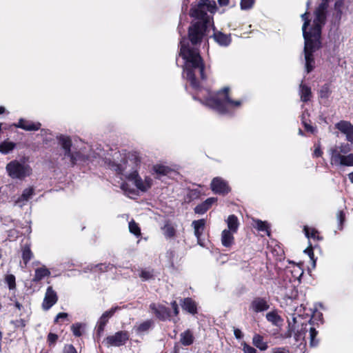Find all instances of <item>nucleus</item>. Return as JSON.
<instances>
[{"instance_id": "obj_1", "label": "nucleus", "mask_w": 353, "mask_h": 353, "mask_svg": "<svg viewBox=\"0 0 353 353\" xmlns=\"http://www.w3.org/2000/svg\"><path fill=\"white\" fill-rule=\"evenodd\" d=\"M179 55L184 60L183 77L190 82L195 90H198L194 99L200 100L205 105L219 114H232L241 108L242 100H233L229 94V88L225 87L216 93L212 94L207 89H199L197 80L205 79V65L195 47H190L184 37L181 41Z\"/></svg>"}, {"instance_id": "obj_2", "label": "nucleus", "mask_w": 353, "mask_h": 353, "mask_svg": "<svg viewBox=\"0 0 353 353\" xmlns=\"http://www.w3.org/2000/svg\"><path fill=\"white\" fill-rule=\"evenodd\" d=\"M141 166V157L134 153L128 154L119 163H112L110 165L112 170L127 180L121 183L120 188L130 198L137 196L138 192H148L153 185V179L150 176L145 175L142 177L139 174Z\"/></svg>"}, {"instance_id": "obj_3", "label": "nucleus", "mask_w": 353, "mask_h": 353, "mask_svg": "<svg viewBox=\"0 0 353 353\" xmlns=\"http://www.w3.org/2000/svg\"><path fill=\"white\" fill-rule=\"evenodd\" d=\"M329 0H321V3L316 9L312 21L308 19L309 13L305 12L301 14L304 21L302 30L304 38L305 67L307 73H310L315 67L313 54L321 46V28L324 25Z\"/></svg>"}, {"instance_id": "obj_4", "label": "nucleus", "mask_w": 353, "mask_h": 353, "mask_svg": "<svg viewBox=\"0 0 353 353\" xmlns=\"http://www.w3.org/2000/svg\"><path fill=\"white\" fill-rule=\"evenodd\" d=\"M216 10L215 1L210 0H201L195 7L191 9V16L199 20L192 23L189 28L188 37L192 46L200 43L208 26L212 25V18L208 14V12L213 14Z\"/></svg>"}, {"instance_id": "obj_5", "label": "nucleus", "mask_w": 353, "mask_h": 353, "mask_svg": "<svg viewBox=\"0 0 353 353\" xmlns=\"http://www.w3.org/2000/svg\"><path fill=\"white\" fill-rule=\"evenodd\" d=\"M350 150V145L345 143L331 147L328 150L331 165L336 166H353V153L345 155V154Z\"/></svg>"}, {"instance_id": "obj_6", "label": "nucleus", "mask_w": 353, "mask_h": 353, "mask_svg": "<svg viewBox=\"0 0 353 353\" xmlns=\"http://www.w3.org/2000/svg\"><path fill=\"white\" fill-rule=\"evenodd\" d=\"M303 310L302 305L296 308L294 313L292 314V321H289L290 331L294 334L296 341L304 339L307 332V324L302 322L301 311Z\"/></svg>"}, {"instance_id": "obj_7", "label": "nucleus", "mask_w": 353, "mask_h": 353, "mask_svg": "<svg viewBox=\"0 0 353 353\" xmlns=\"http://www.w3.org/2000/svg\"><path fill=\"white\" fill-rule=\"evenodd\" d=\"M58 143L61 146L63 159H68L72 164L80 163L84 162L85 157L79 152H73L71 150L72 140L65 135H60L57 137Z\"/></svg>"}, {"instance_id": "obj_8", "label": "nucleus", "mask_w": 353, "mask_h": 353, "mask_svg": "<svg viewBox=\"0 0 353 353\" xmlns=\"http://www.w3.org/2000/svg\"><path fill=\"white\" fill-rule=\"evenodd\" d=\"M8 174L12 179H23L32 174L31 167L25 163L13 160L6 165Z\"/></svg>"}, {"instance_id": "obj_9", "label": "nucleus", "mask_w": 353, "mask_h": 353, "mask_svg": "<svg viewBox=\"0 0 353 353\" xmlns=\"http://www.w3.org/2000/svg\"><path fill=\"white\" fill-rule=\"evenodd\" d=\"M303 274V268L299 265L293 263L285 269L283 281L292 283L294 285H299Z\"/></svg>"}, {"instance_id": "obj_10", "label": "nucleus", "mask_w": 353, "mask_h": 353, "mask_svg": "<svg viewBox=\"0 0 353 353\" xmlns=\"http://www.w3.org/2000/svg\"><path fill=\"white\" fill-rule=\"evenodd\" d=\"M129 339V334L126 331H119L112 335L107 336L103 343L107 347H119L123 345Z\"/></svg>"}, {"instance_id": "obj_11", "label": "nucleus", "mask_w": 353, "mask_h": 353, "mask_svg": "<svg viewBox=\"0 0 353 353\" xmlns=\"http://www.w3.org/2000/svg\"><path fill=\"white\" fill-rule=\"evenodd\" d=\"M210 188L214 193L221 195H225L231 190L228 181L219 176L212 180Z\"/></svg>"}, {"instance_id": "obj_12", "label": "nucleus", "mask_w": 353, "mask_h": 353, "mask_svg": "<svg viewBox=\"0 0 353 353\" xmlns=\"http://www.w3.org/2000/svg\"><path fill=\"white\" fill-rule=\"evenodd\" d=\"M298 285H294L292 283L283 281L279 288V293L285 299L290 300L296 299L298 296Z\"/></svg>"}, {"instance_id": "obj_13", "label": "nucleus", "mask_w": 353, "mask_h": 353, "mask_svg": "<svg viewBox=\"0 0 353 353\" xmlns=\"http://www.w3.org/2000/svg\"><path fill=\"white\" fill-rule=\"evenodd\" d=\"M335 128L346 137V140L353 144V125L346 121H341L335 124Z\"/></svg>"}, {"instance_id": "obj_14", "label": "nucleus", "mask_w": 353, "mask_h": 353, "mask_svg": "<svg viewBox=\"0 0 353 353\" xmlns=\"http://www.w3.org/2000/svg\"><path fill=\"white\" fill-rule=\"evenodd\" d=\"M119 309V307H112L110 310L105 312L97 322V332L99 335L102 334L103 332L105 325L107 324L110 318Z\"/></svg>"}, {"instance_id": "obj_15", "label": "nucleus", "mask_w": 353, "mask_h": 353, "mask_svg": "<svg viewBox=\"0 0 353 353\" xmlns=\"http://www.w3.org/2000/svg\"><path fill=\"white\" fill-rule=\"evenodd\" d=\"M57 301V293L52 290V287H48L42 303V307L45 310H49Z\"/></svg>"}, {"instance_id": "obj_16", "label": "nucleus", "mask_w": 353, "mask_h": 353, "mask_svg": "<svg viewBox=\"0 0 353 353\" xmlns=\"http://www.w3.org/2000/svg\"><path fill=\"white\" fill-rule=\"evenodd\" d=\"M16 128L23 129L26 131H37L40 129L41 123L39 122H33L24 119H20L19 122L14 124Z\"/></svg>"}, {"instance_id": "obj_17", "label": "nucleus", "mask_w": 353, "mask_h": 353, "mask_svg": "<svg viewBox=\"0 0 353 353\" xmlns=\"http://www.w3.org/2000/svg\"><path fill=\"white\" fill-rule=\"evenodd\" d=\"M150 308L159 319L165 320L170 316L168 309L163 305L152 303L150 305Z\"/></svg>"}, {"instance_id": "obj_18", "label": "nucleus", "mask_w": 353, "mask_h": 353, "mask_svg": "<svg viewBox=\"0 0 353 353\" xmlns=\"http://www.w3.org/2000/svg\"><path fill=\"white\" fill-rule=\"evenodd\" d=\"M269 308L268 302L262 298L255 299L251 303L250 309L254 312H261Z\"/></svg>"}, {"instance_id": "obj_19", "label": "nucleus", "mask_w": 353, "mask_h": 353, "mask_svg": "<svg viewBox=\"0 0 353 353\" xmlns=\"http://www.w3.org/2000/svg\"><path fill=\"white\" fill-rule=\"evenodd\" d=\"M234 232L223 230L221 234V242L225 248H231L234 243Z\"/></svg>"}, {"instance_id": "obj_20", "label": "nucleus", "mask_w": 353, "mask_h": 353, "mask_svg": "<svg viewBox=\"0 0 353 353\" xmlns=\"http://www.w3.org/2000/svg\"><path fill=\"white\" fill-rule=\"evenodd\" d=\"M225 223L227 224V228L224 229L225 230H229L234 233L237 232L239 227V221L237 216L234 214L228 216L225 219Z\"/></svg>"}, {"instance_id": "obj_21", "label": "nucleus", "mask_w": 353, "mask_h": 353, "mask_svg": "<svg viewBox=\"0 0 353 353\" xmlns=\"http://www.w3.org/2000/svg\"><path fill=\"white\" fill-rule=\"evenodd\" d=\"M216 201L217 199L214 197L207 199L204 202L196 206L194 208L195 213L199 214H204Z\"/></svg>"}, {"instance_id": "obj_22", "label": "nucleus", "mask_w": 353, "mask_h": 353, "mask_svg": "<svg viewBox=\"0 0 353 353\" xmlns=\"http://www.w3.org/2000/svg\"><path fill=\"white\" fill-rule=\"evenodd\" d=\"M252 344L261 351H265L268 347V343L264 341L263 336L256 333L253 335Z\"/></svg>"}, {"instance_id": "obj_23", "label": "nucleus", "mask_w": 353, "mask_h": 353, "mask_svg": "<svg viewBox=\"0 0 353 353\" xmlns=\"http://www.w3.org/2000/svg\"><path fill=\"white\" fill-rule=\"evenodd\" d=\"M213 37L215 41L220 46H228L231 43V38L230 34H225L221 32H216L214 33Z\"/></svg>"}, {"instance_id": "obj_24", "label": "nucleus", "mask_w": 353, "mask_h": 353, "mask_svg": "<svg viewBox=\"0 0 353 353\" xmlns=\"http://www.w3.org/2000/svg\"><path fill=\"white\" fill-rule=\"evenodd\" d=\"M192 225L194 228V232L195 236L201 237L205 230V220L202 219L194 221L192 223Z\"/></svg>"}, {"instance_id": "obj_25", "label": "nucleus", "mask_w": 353, "mask_h": 353, "mask_svg": "<svg viewBox=\"0 0 353 353\" xmlns=\"http://www.w3.org/2000/svg\"><path fill=\"white\" fill-rule=\"evenodd\" d=\"M34 193V189L32 188H26L21 194V196L16 201V203L19 206L23 205L30 199Z\"/></svg>"}, {"instance_id": "obj_26", "label": "nucleus", "mask_w": 353, "mask_h": 353, "mask_svg": "<svg viewBox=\"0 0 353 353\" xmlns=\"http://www.w3.org/2000/svg\"><path fill=\"white\" fill-rule=\"evenodd\" d=\"M172 169L168 166L162 164H156L152 167L153 174H156L158 177L168 175Z\"/></svg>"}, {"instance_id": "obj_27", "label": "nucleus", "mask_w": 353, "mask_h": 353, "mask_svg": "<svg viewBox=\"0 0 353 353\" xmlns=\"http://www.w3.org/2000/svg\"><path fill=\"white\" fill-rule=\"evenodd\" d=\"M299 95L302 101L307 102L310 101L312 97L310 88L301 83L299 87Z\"/></svg>"}, {"instance_id": "obj_28", "label": "nucleus", "mask_w": 353, "mask_h": 353, "mask_svg": "<svg viewBox=\"0 0 353 353\" xmlns=\"http://www.w3.org/2000/svg\"><path fill=\"white\" fill-rule=\"evenodd\" d=\"M181 306L183 310L188 311L189 313L195 314L196 312V305L195 302L190 298L185 299Z\"/></svg>"}, {"instance_id": "obj_29", "label": "nucleus", "mask_w": 353, "mask_h": 353, "mask_svg": "<svg viewBox=\"0 0 353 353\" xmlns=\"http://www.w3.org/2000/svg\"><path fill=\"white\" fill-rule=\"evenodd\" d=\"M16 147L14 142L6 140L0 143V152L4 154L11 152Z\"/></svg>"}, {"instance_id": "obj_30", "label": "nucleus", "mask_w": 353, "mask_h": 353, "mask_svg": "<svg viewBox=\"0 0 353 353\" xmlns=\"http://www.w3.org/2000/svg\"><path fill=\"white\" fill-rule=\"evenodd\" d=\"M152 325V321L147 320L143 323L136 325L133 327V330H134L137 334H142L149 330Z\"/></svg>"}, {"instance_id": "obj_31", "label": "nucleus", "mask_w": 353, "mask_h": 353, "mask_svg": "<svg viewBox=\"0 0 353 353\" xmlns=\"http://www.w3.org/2000/svg\"><path fill=\"white\" fill-rule=\"evenodd\" d=\"M303 231L307 239H312L314 240L319 241L322 238L320 236L319 232L314 228L304 226Z\"/></svg>"}, {"instance_id": "obj_32", "label": "nucleus", "mask_w": 353, "mask_h": 353, "mask_svg": "<svg viewBox=\"0 0 353 353\" xmlns=\"http://www.w3.org/2000/svg\"><path fill=\"white\" fill-rule=\"evenodd\" d=\"M252 225L254 228H256L257 230L264 232L267 234V235H270L269 225L266 221H262L259 219H254Z\"/></svg>"}, {"instance_id": "obj_33", "label": "nucleus", "mask_w": 353, "mask_h": 353, "mask_svg": "<svg viewBox=\"0 0 353 353\" xmlns=\"http://www.w3.org/2000/svg\"><path fill=\"white\" fill-rule=\"evenodd\" d=\"M50 274V271L46 267L37 268L35 270L34 281H39Z\"/></svg>"}, {"instance_id": "obj_34", "label": "nucleus", "mask_w": 353, "mask_h": 353, "mask_svg": "<svg viewBox=\"0 0 353 353\" xmlns=\"http://www.w3.org/2000/svg\"><path fill=\"white\" fill-rule=\"evenodd\" d=\"M266 319L274 325H279L282 323V319L277 312L272 311L266 314Z\"/></svg>"}, {"instance_id": "obj_35", "label": "nucleus", "mask_w": 353, "mask_h": 353, "mask_svg": "<svg viewBox=\"0 0 353 353\" xmlns=\"http://www.w3.org/2000/svg\"><path fill=\"white\" fill-rule=\"evenodd\" d=\"M193 335L190 330L181 334V342L184 345H189L193 343Z\"/></svg>"}, {"instance_id": "obj_36", "label": "nucleus", "mask_w": 353, "mask_h": 353, "mask_svg": "<svg viewBox=\"0 0 353 353\" xmlns=\"http://www.w3.org/2000/svg\"><path fill=\"white\" fill-rule=\"evenodd\" d=\"M163 234L166 238H172L175 235V229L170 224H165L163 228Z\"/></svg>"}, {"instance_id": "obj_37", "label": "nucleus", "mask_w": 353, "mask_h": 353, "mask_svg": "<svg viewBox=\"0 0 353 353\" xmlns=\"http://www.w3.org/2000/svg\"><path fill=\"white\" fill-rule=\"evenodd\" d=\"M32 253L29 246H25L22 251V259L25 264H27L28 261L32 259Z\"/></svg>"}, {"instance_id": "obj_38", "label": "nucleus", "mask_w": 353, "mask_h": 353, "mask_svg": "<svg viewBox=\"0 0 353 353\" xmlns=\"http://www.w3.org/2000/svg\"><path fill=\"white\" fill-rule=\"evenodd\" d=\"M343 6V2L342 0L337 1L334 4L335 17L338 20H340L341 18Z\"/></svg>"}, {"instance_id": "obj_39", "label": "nucleus", "mask_w": 353, "mask_h": 353, "mask_svg": "<svg viewBox=\"0 0 353 353\" xmlns=\"http://www.w3.org/2000/svg\"><path fill=\"white\" fill-rule=\"evenodd\" d=\"M306 117H308V113L307 112H304L303 113L302 116H301V121H302V123L303 124L304 127H305V129L307 131V132H310L311 133H314L315 132V128L312 126L310 123H308L306 121Z\"/></svg>"}, {"instance_id": "obj_40", "label": "nucleus", "mask_w": 353, "mask_h": 353, "mask_svg": "<svg viewBox=\"0 0 353 353\" xmlns=\"http://www.w3.org/2000/svg\"><path fill=\"white\" fill-rule=\"evenodd\" d=\"M5 281L8 285L10 290H14L16 288L15 276L13 274H8L5 277Z\"/></svg>"}, {"instance_id": "obj_41", "label": "nucleus", "mask_w": 353, "mask_h": 353, "mask_svg": "<svg viewBox=\"0 0 353 353\" xmlns=\"http://www.w3.org/2000/svg\"><path fill=\"white\" fill-rule=\"evenodd\" d=\"M129 230L132 234L137 236H139L141 234L140 228L134 221L129 222Z\"/></svg>"}, {"instance_id": "obj_42", "label": "nucleus", "mask_w": 353, "mask_h": 353, "mask_svg": "<svg viewBox=\"0 0 353 353\" xmlns=\"http://www.w3.org/2000/svg\"><path fill=\"white\" fill-rule=\"evenodd\" d=\"M139 276L143 281H147L153 277V273L152 271L149 270H142Z\"/></svg>"}, {"instance_id": "obj_43", "label": "nucleus", "mask_w": 353, "mask_h": 353, "mask_svg": "<svg viewBox=\"0 0 353 353\" xmlns=\"http://www.w3.org/2000/svg\"><path fill=\"white\" fill-rule=\"evenodd\" d=\"M255 0H241V8L242 10H248L250 9L254 3Z\"/></svg>"}, {"instance_id": "obj_44", "label": "nucleus", "mask_w": 353, "mask_h": 353, "mask_svg": "<svg viewBox=\"0 0 353 353\" xmlns=\"http://www.w3.org/2000/svg\"><path fill=\"white\" fill-rule=\"evenodd\" d=\"M243 353H257L256 350L245 342L241 343Z\"/></svg>"}, {"instance_id": "obj_45", "label": "nucleus", "mask_w": 353, "mask_h": 353, "mask_svg": "<svg viewBox=\"0 0 353 353\" xmlns=\"http://www.w3.org/2000/svg\"><path fill=\"white\" fill-rule=\"evenodd\" d=\"M71 330L72 333L76 336H80L82 334V325L80 323H76L72 325Z\"/></svg>"}, {"instance_id": "obj_46", "label": "nucleus", "mask_w": 353, "mask_h": 353, "mask_svg": "<svg viewBox=\"0 0 353 353\" xmlns=\"http://www.w3.org/2000/svg\"><path fill=\"white\" fill-rule=\"evenodd\" d=\"M317 334V332L314 327H310L309 336L310 339V344L312 346H315L317 344V341H315V337Z\"/></svg>"}, {"instance_id": "obj_47", "label": "nucleus", "mask_w": 353, "mask_h": 353, "mask_svg": "<svg viewBox=\"0 0 353 353\" xmlns=\"http://www.w3.org/2000/svg\"><path fill=\"white\" fill-rule=\"evenodd\" d=\"M323 314L318 311H314L312 314V318L310 319V323H314L315 321L322 322Z\"/></svg>"}, {"instance_id": "obj_48", "label": "nucleus", "mask_w": 353, "mask_h": 353, "mask_svg": "<svg viewBox=\"0 0 353 353\" xmlns=\"http://www.w3.org/2000/svg\"><path fill=\"white\" fill-rule=\"evenodd\" d=\"M314 150L313 152L314 157H319L323 154V152L321 150V146L320 143H317L314 145Z\"/></svg>"}, {"instance_id": "obj_49", "label": "nucleus", "mask_w": 353, "mask_h": 353, "mask_svg": "<svg viewBox=\"0 0 353 353\" xmlns=\"http://www.w3.org/2000/svg\"><path fill=\"white\" fill-rule=\"evenodd\" d=\"M336 216H337V220L339 221V229H342V225H343V223L345 220V214H344L343 211H342V210L339 211L337 212Z\"/></svg>"}, {"instance_id": "obj_50", "label": "nucleus", "mask_w": 353, "mask_h": 353, "mask_svg": "<svg viewBox=\"0 0 353 353\" xmlns=\"http://www.w3.org/2000/svg\"><path fill=\"white\" fill-rule=\"evenodd\" d=\"M329 93L330 89L329 87L326 85L323 86L319 91V94L321 98H327L329 95Z\"/></svg>"}, {"instance_id": "obj_51", "label": "nucleus", "mask_w": 353, "mask_h": 353, "mask_svg": "<svg viewBox=\"0 0 353 353\" xmlns=\"http://www.w3.org/2000/svg\"><path fill=\"white\" fill-rule=\"evenodd\" d=\"M304 252L310 256V259L313 261L314 266L315 265V261L314 259V254L313 249H312L311 244H310L309 246L304 250Z\"/></svg>"}, {"instance_id": "obj_52", "label": "nucleus", "mask_w": 353, "mask_h": 353, "mask_svg": "<svg viewBox=\"0 0 353 353\" xmlns=\"http://www.w3.org/2000/svg\"><path fill=\"white\" fill-rule=\"evenodd\" d=\"M94 268H99L100 271L105 272L112 268V265L110 264H99L94 266Z\"/></svg>"}, {"instance_id": "obj_53", "label": "nucleus", "mask_w": 353, "mask_h": 353, "mask_svg": "<svg viewBox=\"0 0 353 353\" xmlns=\"http://www.w3.org/2000/svg\"><path fill=\"white\" fill-rule=\"evenodd\" d=\"M57 339L58 336L53 333H50L48 336V341L50 345L54 344L57 341Z\"/></svg>"}, {"instance_id": "obj_54", "label": "nucleus", "mask_w": 353, "mask_h": 353, "mask_svg": "<svg viewBox=\"0 0 353 353\" xmlns=\"http://www.w3.org/2000/svg\"><path fill=\"white\" fill-rule=\"evenodd\" d=\"M234 335L236 339H241L243 337V334L239 328H234Z\"/></svg>"}, {"instance_id": "obj_55", "label": "nucleus", "mask_w": 353, "mask_h": 353, "mask_svg": "<svg viewBox=\"0 0 353 353\" xmlns=\"http://www.w3.org/2000/svg\"><path fill=\"white\" fill-rule=\"evenodd\" d=\"M68 317V314L67 313H65V312H61V313H59L55 319H54V321L56 323H59V320L60 319H65Z\"/></svg>"}, {"instance_id": "obj_56", "label": "nucleus", "mask_w": 353, "mask_h": 353, "mask_svg": "<svg viewBox=\"0 0 353 353\" xmlns=\"http://www.w3.org/2000/svg\"><path fill=\"white\" fill-rule=\"evenodd\" d=\"M65 353H77L75 348L72 345H66L64 348Z\"/></svg>"}, {"instance_id": "obj_57", "label": "nucleus", "mask_w": 353, "mask_h": 353, "mask_svg": "<svg viewBox=\"0 0 353 353\" xmlns=\"http://www.w3.org/2000/svg\"><path fill=\"white\" fill-rule=\"evenodd\" d=\"M272 353H288V351L284 347H274L272 349Z\"/></svg>"}, {"instance_id": "obj_58", "label": "nucleus", "mask_w": 353, "mask_h": 353, "mask_svg": "<svg viewBox=\"0 0 353 353\" xmlns=\"http://www.w3.org/2000/svg\"><path fill=\"white\" fill-rule=\"evenodd\" d=\"M172 307L174 310V314L176 316L179 314V307L176 301L172 303Z\"/></svg>"}, {"instance_id": "obj_59", "label": "nucleus", "mask_w": 353, "mask_h": 353, "mask_svg": "<svg viewBox=\"0 0 353 353\" xmlns=\"http://www.w3.org/2000/svg\"><path fill=\"white\" fill-rule=\"evenodd\" d=\"M218 3L221 6H225L229 4V0H218Z\"/></svg>"}, {"instance_id": "obj_60", "label": "nucleus", "mask_w": 353, "mask_h": 353, "mask_svg": "<svg viewBox=\"0 0 353 353\" xmlns=\"http://www.w3.org/2000/svg\"><path fill=\"white\" fill-rule=\"evenodd\" d=\"M196 239H197V243H198V244H199V245H201V246H202V247H204V246H205V245H204V243H203V241L201 240V237H196Z\"/></svg>"}, {"instance_id": "obj_61", "label": "nucleus", "mask_w": 353, "mask_h": 353, "mask_svg": "<svg viewBox=\"0 0 353 353\" xmlns=\"http://www.w3.org/2000/svg\"><path fill=\"white\" fill-rule=\"evenodd\" d=\"M348 179L353 183V172L348 174Z\"/></svg>"}, {"instance_id": "obj_62", "label": "nucleus", "mask_w": 353, "mask_h": 353, "mask_svg": "<svg viewBox=\"0 0 353 353\" xmlns=\"http://www.w3.org/2000/svg\"><path fill=\"white\" fill-rule=\"evenodd\" d=\"M6 109L3 106H0V114H3L5 112Z\"/></svg>"}, {"instance_id": "obj_63", "label": "nucleus", "mask_w": 353, "mask_h": 353, "mask_svg": "<svg viewBox=\"0 0 353 353\" xmlns=\"http://www.w3.org/2000/svg\"><path fill=\"white\" fill-rule=\"evenodd\" d=\"M16 306H17L18 308H20V304H19V303H16Z\"/></svg>"}, {"instance_id": "obj_64", "label": "nucleus", "mask_w": 353, "mask_h": 353, "mask_svg": "<svg viewBox=\"0 0 353 353\" xmlns=\"http://www.w3.org/2000/svg\"><path fill=\"white\" fill-rule=\"evenodd\" d=\"M299 134L303 135V132L301 130H299Z\"/></svg>"}]
</instances>
